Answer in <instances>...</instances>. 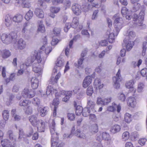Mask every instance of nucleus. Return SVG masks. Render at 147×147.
<instances>
[{"label": "nucleus", "instance_id": "nucleus-50", "mask_svg": "<svg viewBox=\"0 0 147 147\" xmlns=\"http://www.w3.org/2000/svg\"><path fill=\"white\" fill-rule=\"evenodd\" d=\"M80 37V35H77L74 36L73 39L72 40H71L69 42V48H71L74 41H76Z\"/></svg>", "mask_w": 147, "mask_h": 147}, {"label": "nucleus", "instance_id": "nucleus-33", "mask_svg": "<svg viewBox=\"0 0 147 147\" xmlns=\"http://www.w3.org/2000/svg\"><path fill=\"white\" fill-rule=\"evenodd\" d=\"M61 74L59 72L58 73L55 77H52L51 79V82L52 84L57 83L59 78L60 77Z\"/></svg>", "mask_w": 147, "mask_h": 147}, {"label": "nucleus", "instance_id": "nucleus-43", "mask_svg": "<svg viewBox=\"0 0 147 147\" xmlns=\"http://www.w3.org/2000/svg\"><path fill=\"white\" fill-rule=\"evenodd\" d=\"M91 110L88 108H85L83 109L82 113V115L84 117H87L88 116Z\"/></svg>", "mask_w": 147, "mask_h": 147}, {"label": "nucleus", "instance_id": "nucleus-7", "mask_svg": "<svg viewBox=\"0 0 147 147\" xmlns=\"http://www.w3.org/2000/svg\"><path fill=\"white\" fill-rule=\"evenodd\" d=\"M35 91L34 90L25 88L23 91L22 94L24 98H31L35 96Z\"/></svg>", "mask_w": 147, "mask_h": 147}, {"label": "nucleus", "instance_id": "nucleus-62", "mask_svg": "<svg viewBox=\"0 0 147 147\" xmlns=\"http://www.w3.org/2000/svg\"><path fill=\"white\" fill-rule=\"evenodd\" d=\"M70 23H66L64 29V31L65 32H67L69 29L70 28Z\"/></svg>", "mask_w": 147, "mask_h": 147}, {"label": "nucleus", "instance_id": "nucleus-8", "mask_svg": "<svg viewBox=\"0 0 147 147\" xmlns=\"http://www.w3.org/2000/svg\"><path fill=\"white\" fill-rule=\"evenodd\" d=\"M55 123L54 119H53L52 122L50 124V129L51 135V138H58L57 133L55 131Z\"/></svg>", "mask_w": 147, "mask_h": 147}, {"label": "nucleus", "instance_id": "nucleus-27", "mask_svg": "<svg viewBox=\"0 0 147 147\" xmlns=\"http://www.w3.org/2000/svg\"><path fill=\"white\" fill-rule=\"evenodd\" d=\"M23 19V16L20 14H17L12 18L13 21L15 22H20Z\"/></svg>", "mask_w": 147, "mask_h": 147}, {"label": "nucleus", "instance_id": "nucleus-25", "mask_svg": "<svg viewBox=\"0 0 147 147\" xmlns=\"http://www.w3.org/2000/svg\"><path fill=\"white\" fill-rule=\"evenodd\" d=\"M34 13L37 17L42 18L44 17V12L43 10L39 8H36L34 11Z\"/></svg>", "mask_w": 147, "mask_h": 147}, {"label": "nucleus", "instance_id": "nucleus-14", "mask_svg": "<svg viewBox=\"0 0 147 147\" xmlns=\"http://www.w3.org/2000/svg\"><path fill=\"white\" fill-rule=\"evenodd\" d=\"M117 109V111L119 113L121 110V107L120 105H117L115 103H113L112 106H110L108 107L107 111L110 112H114Z\"/></svg>", "mask_w": 147, "mask_h": 147}, {"label": "nucleus", "instance_id": "nucleus-20", "mask_svg": "<svg viewBox=\"0 0 147 147\" xmlns=\"http://www.w3.org/2000/svg\"><path fill=\"white\" fill-rule=\"evenodd\" d=\"M59 101L58 98H55L53 100V105L54 107L53 109V115L54 117H55L57 115V109L58 107V105L59 104Z\"/></svg>", "mask_w": 147, "mask_h": 147}, {"label": "nucleus", "instance_id": "nucleus-58", "mask_svg": "<svg viewBox=\"0 0 147 147\" xmlns=\"http://www.w3.org/2000/svg\"><path fill=\"white\" fill-rule=\"evenodd\" d=\"M142 76L143 77H146L147 75V68H146L142 69L140 71Z\"/></svg>", "mask_w": 147, "mask_h": 147}, {"label": "nucleus", "instance_id": "nucleus-1", "mask_svg": "<svg viewBox=\"0 0 147 147\" xmlns=\"http://www.w3.org/2000/svg\"><path fill=\"white\" fill-rule=\"evenodd\" d=\"M40 52L35 51L32 53L30 57L27 58L25 61L26 65L28 66L32 65V70L35 73L41 76L42 72L43 69L46 59L42 57Z\"/></svg>", "mask_w": 147, "mask_h": 147}, {"label": "nucleus", "instance_id": "nucleus-22", "mask_svg": "<svg viewBox=\"0 0 147 147\" xmlns=\"http://www.w3.org/2000/svg\"><path fill=\"white\" fill-rule=\"evenodd\" d=\"M31 86L34 89L37 88L38 86L39 81L38 79L35 77H32L31 79Z\"/></svg>", "mask_w": 147, "mask_h": 147}, {"label": "nucleus", "instance_id": "nucleus-39", "mask_svg": "<svg viewBox=\"0 0 147 147\" xmlns=\"http://www.w3.org/2000/svg\"><path fill=\"white\" fill-rule=\"evenodd\" d=\"M2 115L5 121L7 120L9 116V111L7 110H5L3 111Z\"/></svg>", "mask_w": 147, "mask_h": 147}, {"label": "nucleus", "instance_id": "nucleus-2", "mask_svg": "<svg viewBox=\"0 0 147 147\" xmlns=\"http://www.w3.org/2000/svg\"><path fill=\"white\" fill-rule=\"evenodd\" d=\"M29 119L33 126H36L38 130L40 132H44L47 122L41 119H37V115H33L29 117Z\"/></svg>", "mask_w": 147, "mask_h": 147}, {"label": "nucleus", "instance_id": "nucleus-56", "mask_svg": "<svg viewBox=\"0 0 147 147\" xmlns=\"http://www.w3.org/2000/svg\"><path fill=\"white\" fill-rule=\"evenodd\" d=\"M61 31L60 29L59 28H54L53 30V33L54 34L57 36H59Z\"/></svg>", "mask_w": 147, "mask_h": 147}, {"label": "nucleus", "instance_id": "nucleus-47", "mask_svg": "<svg viewBox=\"0 0 147 147\" xmlns=\"http://www.w3.org/2000/svg\"><path fill=\"white\" fill-rule=\"evenodd\" d=\"M144 87V84L142 82H140L138 84L137 91L138 92H141L143 90Z\"/></svg>", "mask_w": 147, "mask_h": 147}, {"label": "nucleus", "instance_id": "nucleus-17", "mask_svg": "<svg viewBox=\"0 0 147 147\" xmlns=\"http://www.w3.org/2000/svg\"><path fill=\"white\" fill-rule=\"evenodd\" d=\"M49 108L47 107H39L38 109V113L42 117H44L47 114Z\"/></svg>", "mask_w": 147, "mask_h": 147}, {"label": "nucleus", "instance_id": "nucleus-6", "mask_svg": "<svg viewBox=\"0 0 147 147\" xmlns=\"http://www.w3.org/2000/svg\"><path fill=\"white\" fill-rule=\"evenodd\" d=\"M123 23L122 19L120 17L116 18L115 20L114 24L117 32V35L123 27Z\"/></svg>", "mask_w": 147, "mask_h": 147}, {"label": "nucleus", "instance_id": "nucleus-15", "mask_svg": "<svg viewBox=\"0 0 147 147\" xmlns=\"http://www.w3.org/2000/svg\"><path fill=\"white\" fill-rule=\"evenodd\" d=\"M134 84V82L133 80H131L127 82L125 84L126 87L129 89L131 92L134 94L136 91V89L133 87V85Z\"/></svg>", "mask_w": 147, "mask_h": 147}, {"label": "nucleus", "instance_id": "nucleus-36", "mask_svg": "<svg viewBox=\"0 0 147 147\" xmlns=\"http://www.w3.org/2000/svg\"><path fill=\"white\" fill-rule=\"evenodd\" d=\"M30 103V102L28 100H21L19 103V105L21 107H25L28 106Z\"/></svg>", "mask_w": 147, "mask_h": 147}, {"label": "nucleus", "instance_id": "nucleus-53", "mask_svg": "<svg viewBox=\"0 0 147 147\" xmlns=\"http://www.w3.org/2000/svg\"><path fill=\"white\" fill-rule=\"evenodd\" d=\"M51 12L53 13H57L60 10L59 7H52L51 8Z\"/></svg>", "mask_w": 147, "mask_h": 147}, {"label": "nucleus", "instance_id": "nucleus-55", "mask_svg": "<svg viewBox=\"0 0 147 147\" xmlns=\"http://www.w3.org/2000/svg\"><path fill=\"white\" fill-rule=\"evenodd\" d=\"M135 36V33L133 31H131L129 33L128 37L129 38V39L132 40Z\"/></svg>", "mask_w": 147, "mask_h": 147}, {"label": "nucleus", "instance_id": "nucleus-4", "mask_svg": "<svg viewBox=\"0 0 147 147\" xmlns=\"http://www.w3.org/2000/svg\"><path fill=\"white\" fill-rule=\"evenodd\" d=\"M120 73V70L119 69L116 74V76L114 77L113 78L114 83V86L116 89H118L119 88L120 82L122 80Z\"/></svg>", "mask_w": 147, "mask_h": 147}, {"label": "nucleus", "instance_id": "nucleus-9", "mask_svg": "<svg viewBox=\"0 0 147 147\" xmlns=\"http://www.w3.org/2000/svg\"><path fill=\"white\" fill-rule=\"evenodd\" d=\"M95 73L94 72L91 76H88L86 77L84 80L82 84V86L84 88H87L91 83L92 81V78L94 77V75H95Z\"/></svg>", "mask_w": 147, "mask_h": 147}, {"label": "nucleus", "instance_id": "nucleus-10", "mask_svg": "<svg viewBox=\"0 0 147 147\" xmlns=\"http://www.w3.org/2000/svg\"><path fill=\"white\" fill-rule=\"evenodd\" d=\"M28 22H25L23 25V28L22 30V36L26 39H28L29 36L28 34Z\"/></svg>", "mask_w": 147, "mask_h": 147}, {"label": "nucleus", "instance_id": "nucleus-31", "mask_svg": "<svg viewBox=\"0 0 147 147\" xmlns=\"http://www.w3.org/2000/svg\"><path fill=\"white\" fill-rule=\"evenodd\" d=\"M79 24V19L77 17L73 18L72 23L70 24V26L73 28H76Z\"/></svg>", "mask_w": 147, "mask_h": 147}, {"label": "nucleus", "instance_id": "nucleus-61", "mask_svg": "<svg viewBox=\"0 0 147 147\" xmlns=\"http://www.w3.org/2000/svg\"><path fill=\"white\" fill-rule=\"evenodd\" d=\"M67 117L68 119L71 121L74 120L75 118L74 114L72 113H68Z\"/></svg>", "mask_w": 147, "mask_h": 147}, {"label": "nucleus", "instance_id": "nucleus-38", "mask_svg": "<svg viewBox=\"0 0 147 147\" xmlns=\"http://www.w3.org/2000/svg\"><path fill=\"white\" fill-rule=\"evenodd\" d=\"M121 127L120 125H115L112 127L111 131L112 133H115L119 131Z\"/></svg>", "mask_w": 147, "mask_h": 147}, {"label": "nucleus", "instance_id": "nucleus-59", "mask_svg": "<svg viewBox=\"0 0 147 147\" xmlns=\"http://www.w3.org/2000/svg\"><path fill=\"white\" fill-rule=\"evenodd\" d=\"M53 90V89L51 86H48L47 88L46 91V93L47 94H49L51 93Z\"/></svg>", "mask_w": 147, "mask_h": 147}, {"label": "nucleus", "instance_id": "nucleus-49", "mask_svg": "<svg viewBox=\"0 0 147 147\" xmlns=\"http://www.w3.org/2000/svg\"><path fill=\"white\" fill-rule=\"evenodd\" d=\"M15 97L14 96L11 94L9 96V100L6 102V104L7 105L11 104L13 102V99Z\"/></svg>", "mask_w": 147, "mask_h": 147}, {"label": "nucleus", "instance_id": "nucleus-35", "mask_svg": "<svg viewBox=\"0 0 147 147\" xmlns=\"http://www.w3.org/2000/svg\"><path fill=\"white\" fill-rule=\"evenodd\" d=\"M110 33V31H107V34L109 33L108 41L109 43H112L115 41V36L113 33L111 32Z\"/></svg>", "mask_w": 147, "mask_h": 147}, {"label": "nucleus", "instance_id": "nucleus-60", "mask_svg": "<svg viewBox=\"0 0 147 147\" xmlns=\"http://www.w3.org/2000/svg\"><path fill=\"white\" fill-rule=\"evenodd\" d=\"M98 9L95 10L94 11L92 17V20L95 19L97 18L98 16Z\"/></svg>", "mask_w": 147, "mask_h": 147}, {"label": "nucleus", "instance_id": "nucleus-13", "mask_svg": "<svg viewBox=\"0 0 147 147\" xmlns=\"http://www.w3.org/2000/svg\"><path fill=\"white\" fill-rule=\"evenodd\" d=\"M72 10L74 13L76 15H78L82 12V8L81 6L78 4L75 3L72 6Z\"/></svg>", "mask_w": 147, "mask_h": 147}, {"label": "nucleus", "instance_id": "nucleus-57", "mask_svg": "<svg viewBox=\"0 0 147 147\" xmlns=\"http://www.w3.org/2000/svg\"><path fill=\"white\" fill-rule=\"evenodd\" d=\"M118 98L119 100L122 101H124L125 100V95L122 93H119L118 94Z\"/></svg>", "mask_w": 147, "mask_h": 147}, {"label": "nucleus", "instance_id": "nucleus-32", "mask_svg": "<svg viewBox=\"0 0 147 147\" xmlns=\"http://www.w3.org/2000/svg\"><path fill=\"white\" fill-rule=\"evenodd\" d=\"M11 19V17L9 15H7L5 16V24L7 27H9L11 25L12 23Z\"/></svg>", "mask_w": 147, "mask_h": 147}, {"label": "nucleus", "instance_id": "nucleus-44", "mask_svg": "<svg viewBox=\"0 0 147 147\" xmlns=\"http://www.w3.org/2000/svg\"><path fill=\"white\" fill-rule=\"evenodd\" d=\"M25 113L27 115L31 114L32 112V107L28 105L27 107L24 109Z\"/></svg>", "mask_w": 147, "mask_h": 147}, {"label": "nucleus", "instance_id": "nucleus-12", "mask_svg": "<svg viewBox=\"0 0 147 147\" xmlns=\"http://www.w3.org/2000/svg\"><path fill=\"white\" fill-rule=\"evenodd\" d=\"M74 130V127H73L72 129V130L71 131V133L69 134H65L63 135V137H66V138H70L71 137H72L74 136V134H73L74 131L73 130ZM81 132V131L80 129H78L76 131V132L74 134V135L76 136H77L79 138H83V137H82L80 135V133Z\"/></svg>", "mask_w": 147, "mask_h": 147}, {"label": "nucleus", "instance_id": "nucleus-41", "mask_svg": "<svg viewBox=\"0 0 147 147\" xmlns=\"http://www.w3.org/2000/svg\"><path fill=\"white\" fill-rule=\"evenodd\" d=\"M33 103L35 105L38 107L39 106L40 102V99L38 97L34 98L32 100Z\"/></svg>", "mask_w": 147, "mask_h": 147}, {"label": "nucleus", "instance_id": "nucleus-18", "mask_svg": "<svg viewBox=\"0 0 147 147\" xmlns=\"http://www.w3.org/2000/svg\"><path fill=\"white\" fill-rule=\"evenodd\" d=\"M127 103L129 107L133 108L135 107L136 105V100L134 97H129L127 100Z\"/></svg>", "mask_w": 147, "mask_h": 147}, {"label": "nucleus", "instance_id": "nucleus-19", "mask_svg": "<svg viewBox=\"0 0 147 147\" xmlns=\"http://www.w3.org/2000/svg\"><path fill=\"white\" fill-rule=\"evenodd\" d=\"M145 10V7L144 6H142V9L141 10V11L139 13V18L141 20V21L139 23L140 24L138 25V26H140L142 25L143 21V20L144 18Z\"/></svg>", "mask_w": 147, "mask_h": 147}, {"label": "nucleus", "instance_id": "nucleus-16", "mask_svg": "<svg viewBox=\"0 0 147 147\" xmlns=\"http://www.w3.org/2000/svg\"><path fill=\"white\" fill-rule=\"evenodd\" d=\"M111 98L110 97L106 98L104 99L101 98H98L97 100V103L98 104H101L103 105H107L110 102Z\"/></svg>", "mask_w": 147, "mask_h": 147}, {"label": "nucleus", "instance_id": "nucleus-48", "mask_svg": "<svg viewBox=\"0 0 147 147\" xmlns=\"http://www.w3.org/2000/svg\"><path fill=\"white\" fill-rule=\"evenodd\" d=\"M91 131L92 133H96L98 132V127L96 124H95L92 125L91 127Z\"/></svg>", "mask_w": 147, "mask_h": 147}, {"label": "nucleus", "instance_id": "nucleus-54", "mask_svg": "<svg viewBox=\"0 0 147 147\" xmlns=\"http://www.w3.org/2000/svg\"><path fill=\"white\" fill-rule=\"evenodd\" d=\"M64 61L61 60H59L57 59L56 64V66L58 67H60L63 66Z\"/></svg>", "mask_w": 147, "mask_h": 147}, {"label": "nucleus", "instance_id": "nucleus-11", "mask_svg": "<svg viewBox=\"0 0 147 147\" xmlns=\"http://www.w3.org/2000/svg\"><path fill=\"white\" fill-rule=\"evenodd\" d=\"M28 22H25L23 25V28L22 30V36L26 39H28L29 36L28 34Z\"/></svg>", "mask_w": 147, "mask_h": 147}, {"label": "nucleus", "instance_id": "nucleus-51", "mask_svg": "<svg viewBox=\"0 0 147 147\" xmlns=\"http://www.w3.org/2000/svg\"><path fill=\"white\" fill-rule=\"evenodd\" d=\"M147 42H143L142 45V55L144 56L145 55L146 53V45Z\"/></svg>", "mask_w": 147, "mask_h": 147}, {"label": "nucleus", "instance_id": "nucleus-5", "mask_svg": "<svg viewBox=\"0 0 147 147\" xmlns=\"http://www.w3.org/2000/svg\"><path fill=\"white\" fill-rule=\"evenodd\" d=\"M100 3H93L92 4V5H91L88 3H86L85 4L82 5V11L84 12H87L91 8L94 7L98 8L100 6Z\"/></svg>", "mask_w": 147, "mask_h": 147}, {"label": "nucleus", "instance_id": "nucleus-45", "mask_svg": "<svg viewBox=\"0 0 147 147\" xmlns=\"http://www.w3.org/2000/svg\"><path fill=\"white\" fill-rule=\"evenodd\" d=\"M142 62V60L141 59H140L137 62L135 61H133L132 63V65L134 67H139L141 64Z\"/></svg>", "mask_w": 147, "mask_h": 147}, {"label": "nucleus", "instance_id": "nucleus-63", "mask_svg": "<svg viewBox=\"0 0 147 147\" xmlns=\"http://www.w3.org/2000/svg\"><path fill=\"white\" fill-rule=\"evenodd\" d=\"M90 119L93 121H95L96 120V117L95 115L90 114L89 116Z\"/></svg>", "mask_w": 147, "mask_h": 147}, {"label": "nucleus", "instance_id": "nucleus-24", "mask_svg": "<svg viewBox=\"0 0 147 147\" xmlns=\"http://www.w3.org/2000/svg\"><path fill=\"white\" fill-rule=\"evenodd\" d=\"M123 42L125 43L126 48L127 51H129L132 48L134 44L133 41L128 40L127 41L125 39L123 40Z\"/></svg>", "mask_w": 147, "mask_h": 147}, {"label": "nucleus", "instance_id": "nucleus-26", "mask_svg": "<svg viewBox=\"0 0 147 147\" xmlns=\"http://www.w3.org/2000/svg\"><path fill=\"white\" fill-rule=\"evenodd\" d=\"M26 43L22 38L20 39L18 41V48L20 49H22L25 48Z\"/></svg>", "mask_w": 147, "mask_h": 147}, {"label": "nucleus", "instance_id": "nucleus-46", "mask_svg": "<svg viewBox=\"0 0 147 147\" xmlns=\"http://www.w3.org/2000/svg\"><path fill=\"white\" fill-rule=\"evenodd\" d=\"M129 11L128 9L126 7H123L121 10V13L123 16L125 17V16L127 14H128Z\"/></svg>", "mask_w": 147, "mask_h": 147}, {"label": "nucleus", "instance_id": "nucleus-34", "mask_svg": "<svg viewBox=\"0 0 147 147\" xmlns=\"http://www.w3.org/2000/svg\"><path fill=\"white\" fill-rule=\"evenodd\" d=\"M124 120L126 123H130L132 120L131 115L128 113H126L125 114Z\"/></svg>", "mask_w": 147, "mask_h": 147}, {"label": "nucleus", "instance_id": "nucleus-64", "mask_svg": "<svg viewBox=\"0 0 147 147\" xmlns=\"http://www.w3.org/2000/svg\"><path fill=\"white\" fill-rule=\"evenodd\" d=\"M59 42V40L56 38H53L51 42V44L52 45H56Z\"/></svg>", "mask_w": 147, "mask_h": 147}, {"label": "nucleus", "instance_id": "nucleus-52", "mask_svg": "<svg viewBox=\"0 0 147 147\" xmlns=\"http://www.w3.org/2000/svg\"><path fill=\"white\" fill-rule=\"evenodd\" d=\"M93 92V89L92 86H89L87 89L86 92L87 94L88 95L90 96L92 95Z\"/></svg>", "mask_w": 147, "mask_h": 147}, {"label": "nucleus", "instance_id": "nucleus-42", "mask_svg": "<svg viewBox=\"0 0 147 147\" xmlns=\"http://www.w3.org/2000/svg\"><path fill=\"white\" fill-rule=\"evenodd\" d=\"M22 5L23 7L30 8L31 7L30 3L28 0H24L22 2Z\"/></svg>", "mask_w": 147, "mask_h": 147}, {"label": "nucleus", "instance_id": "nucleus-28", "mask_svg": "<svg viewBox=\"0 0 147 147\" xmlns=\"http://www.w3.org/2000/svg\"><path fill=\"white\" fill-rule=\"evenodd\" d=\"M38 32L43 33L45 32V30L44 25L42 24V20L38 21Z\"/></svg>", "mask_w": 147, "mask_h": 147}, {"label": "nucleus", "instance_id": "nucleus-37", "mask_svg": "<svg viewBox=\"0 0 147 147\" xmlns=\"http://www.w3.org/2000/svg\"><path fill=\"white\" fill-rule=\"evenodd\" d=\"M33 16V12L30 10L25 15V18L26 20L28 21L31 19Z\"/></svg>", "mask_w": 147, "mask_h": 147}, {"label": "nucleus", "instance_id": "nucleus-29", "mask_svg": "<svg viewBox=\"0 0 147 147\" xmlns=\"http://www.w3.org/2000/svg\"><path fill=\"white\" fill-rule=\"evenodd\" d=\"M87 104V108L91 110V111L93 113L96 111V110L94 108L95 104L91 100H89Z\"/></svg>", "mask_w": 147, "mask_h": 147}, {"label": "nucleus", "instance_id": "nucleus-3", "mask_svg": "<svg viewBox=\"0 0 147 147\" xmlns=\"http://www.w3.org/2000/svg\"><path fill=\"white\" fill-rule=\"evenodd\" d=\"M17 36L16 32H12L9 34L5 33L3 34L1 36V39L4 43L7 45L11 43L13 40H15L17 38Z\"/></svg>", "mask_w": 147, "mask_h": 147}, {"label": "nucleus", "instance_id": "nucleus-21", "mask_svg": "<svg viewBox=\"0 0 147 147\" xmlns=\"http://www.w3.org/2000/svg\"><path fill=\"white\" fill-rule=\"evenodd\" d=\"M87 51L86 49H85L82 51L81 54V57L78 60V68H80V66L83 63L84 59V57L86 55Z\"/></svg>", "mask_w": 147, "mask_h": 147}, {"label": "nucleus", "instance_id": "nucleus-40", "mask_svg": "<svg viewBox=\"0 0 147 147\" xmlns=\"http://www.w3.org/2000/svg\"><path fill=\"white\" fill-rule=\"evenodd\" d=\"M134 5L133 6L132 9V11L133 12H136L138 10L140 7V4L138 3H135L134 4Z\"/></svg>", "mask_w": 147, "mask_h": 147}, {"label": "nucleus", "instance_id": "nucleus-23", "mask_svg": "<svg viewBox=\"0 0 147 147\" xmlns=\"http://www.w3.org/2000/svg\"><path fill=\"white\" fill-rule=\"evenodd\" d=\"M94 85L97 90L101 89L104 86L103 84H101L100 79L97 78L95 79L94 80Z\"/></svg>", "mask_w": 147, "mask_h": 147}, {"label": "nucleus", "instance_id": "nucleus-30", "mask_svg": "<svg viewBox=\"0 0 147 147\" xmlns=\"http://www.w3.org/2000/svg\"><path fill=\"white\" fill-rule=\"evenodd\" d=\"M74 106L76 108V113L77 115H80L81 113H82L83 109L82 107L78 105L76 106V103L74 102Z\"/></svg>", "mask_w": 147, "mask_h": 147}]
</instances>
